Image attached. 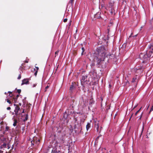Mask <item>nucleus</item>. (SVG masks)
<instances>
[{"instance_id": "nucleus-1", "label": "nucleus", "mask_w": 153, "mask_h": 153, "mask_svg": "<svg viewBox=\"0 0 153 153\" xmlns=\"http://www.w3.org/2000/svg\"><path fill=\"white\" fill-rule=\"evenodd\" d=\"M106 51L103 47H101L98 51V58L100 61H103L106 56Z\"/></svg>"}, {"instance_id": "nucleus-2", "label": "nucleus", "mask_w": 153, "mask_h": 153, "mask_svg": "<svg viewBox=\"0 0 153 153\" xmlns=\"http://www.w3.org/2000/svg\"><path fill=\"white\" fill-rule=\"evenodd\" d=\"M153 53V51L150 50L149 51V53L148 54L147 53L143 54V53H141L140 55V58L142 59H146L148 58H149L151 56L152 54Z\"/></svg>"}, {"instance_id": "nucleus-3", "label": "nucleus", "mask_w": 153, "mask_h": 153, "mask_svg": "<svg viewBox=\"0 0 153 153\" xmlns=\"http://www.w3.org/2000/svg\"><path fill=\"white\" fill-rule=\"evenodd\" d=\"M94 124L95 125V127L96 128L97 131L98 132L99 131L98 128H99V121L97 120H95L94 121Z\"/></svg>"}, {"instance_id": "nucleus-4", "label": "nucleus", "mask_w": 153, "mask_h": 153, "mask_svg": "<svg viewBox=\"0 0 153 153\" xmlns=\"http://www.w3.org/2000/svg\"><path fill=\"white\" fill-rule=\"evenodd\" d=\"M20 108L18 106H16V109L14 110V112L16 114V115H18V114H19L20 113L19 112V111L20 110Z\"/></svg>"}, {"instance_id": "nucleus-5", "label": "nucleus", "mask_w": 153, "mask_h": 153, "mask_svg": "<svg viewBox=\"0 0 153 153\" xmlns=\"http://www.w3.org/2000/svg\"><path fill=\"white\" fill-rule=\"evenodd\" d=\"M75 125L74 126V128H81V125L80 124H76V122L75 123Z\"/></svg>"}, {"instance_id": "nucleus-6", "label": "nucleus", "mask_w": 153, "mask_h": 153, "mask_svg": "<svg viewBox=\"0 0 153 153\" xmlns=\"http://www.w3.org/2000/svg\"><path fill=\"white\" fill-rule=\"evenodd\" d=\"M28 82L29 81L28 80L26 79H24L23 80H22V85L27 84L28 83Z\"/></svg>"}, {"instance_id": "nucleus-7", "label": "nucleus", "mask_w": 153, "mask_h": 153, "mask_svg": "<svg viewBox=\"0 0 153 153\" xmlns=\"http://www.w3.org/2000/svg\"><path fill=\"white\" fill-rule=\"evenodd\" d=\"M149 48L150 50H153V44H150L149 45Z\"/></svg>"}, {"instance_id": "nucleus-8", "label": "nucleus", "mask_w": 153, "mask_h": 153, "mask_svg": "<svg viewBox=\"0 0 153 153\" xmlns=\"http://www.w3.org/2000/svg\"><path fill=\"white\" fill-rule=\"evenodd\" d=\"M90 124L89 123H88L86 126V128L87 131H88L90 128Z\"/></svg>"}, {"instance_id": "nucleus-9", "label": "nucleus", "mask_w": 153, "mask_h": 153, "mask_svg": "<svg viewBox=\"0 0 153 153\" xmlns=\"http://www.w3.org/2000/svg\"><path fill=\"white\" fill-rule=\"evenodd\" d=\"M106 56L107 57L108 56V57L110 59H112V57H114V58L115 57L114 55V54H110L109 55H107Z\"/></svg>"}, {"instance_id": "nucleus-10", "label": "nucleus", "mask_w": 153, "mask_h": 153, "mask_svg": "<svg viewBox=\"0 0 153 153\" xmlns=\"http://www.w3.org/2000/svg\"><path fill=\"white\" fill-rule=\"evenodd\" d=\"M86 78V76H83L82 77V79L81 80V82H84Z\"/></svg>"}, {"instance_id": "nucleus-11", "label": "nucleus", "mask_w": 153, "mask_h": 153, "mask_svg": "<svg viewBox=\"0 0 153 153\" xmlns=\"http://www.w3.org/2000/svg\"><path fill=\"white\" fill-rule=\"evenodd\" d=\"M74 87L73 85H72L70 87V90L72 91L74 88Z\"/></svg>"}, {"instance_id": "nucleus-12", "label": "nucleus", "mask_w": 153, "mask_h": 153, "mask_svg": "<svg viewBox=\"0 0 153 153\" xmlns=\"http://www.w3.org/2000/svg\"><path fill=\"white\" fill-rule=\"evenodd\" d=\"M17 122L16 120H15L14 122V123L13 124V125L14 126H16V125Z\"/></svg>"}, {"instance_id": "nucleus-13", "label": "nucleus", "mask_w": 153, "mask_h": 153, "mask_svg": "<svg viewBox=\"0 0 153 153\" xmlns=\"http://www.w3.org/2000/svg\"><path fill=\"white\" fill-rule=\"evenodd\" d=\"M27 119H28L27 115H26L25 119L24 120V121H25L27 120Z\"/></svg>"}, {"instance_id": "nucleus-14", "label": "nucleus", "mask_w": 153, "mask_h": 153, "mask_svg": "<svg viewBox=\"0 0 153 153\" xmlns=\"http://www.w3.org/2000/svg\"><path fill=\"white\" fill-rule=\"evenodd\" d=\"M40 140L39 139L37 140H36V143L37 144H38L39 143Z\"/></svg>"}, {"instance_id": "nucleus-15", "label": "nucleus", "mask_w": 153, "mask_h": 153, "mask_svg": "<svg viewBox=\"0 0 153 153\" xmlns=\"http://www.w3.org/2000/svg\"><path fill=\"white\" fill-rule=\"evenodd\" d=\"M9 129V127L8 126H7L6 127L5 131H7Z\"/></svg>"}, {"instance_id": "nucleus-16", "label": "nucleus", "mask_w": 153, "mask_h": 153, "mask_svg": "<svg viewBox=\"0 0 153 153\" xmlns=\"http://www.w3.org/2000/svg\"><path fill=\"white\" fill-rule=\"evenodd\" d=\"M52 153H61V152L59 151H56L55 152H52Z\"/></svg>"}, {"instance_id": "nucleus-17", "label": "nucleus", "mask_w": 153, "mask_h": 153, "mask_svg": "<svg viewBox=\"0 0 153 153\" xmlns=\"http://www.w3.org/2000/svg\"><path fill=\"white\" fill-rule=\"evenodd\" d=\"M82 55L83 52H84V48H82Z\"/></svg>"}, {"instance_id": "nucleus-18", "label": "nucleus", "mask_w": 153, "mask_h": 153, "mask_svg": "<svg viewBox=\"0 0 153 153\" xmlns=\"http://www.w3.org/2000/svg\"><path fill=\"white\" fill-rule=\"evenodd\" d=\"M7 102H8V103H9V104H10L11 103V102L10 101V100L8 99H7Z\"/></svg>"}, {"instance_id": "nucleus-19", "label": "nucleus", "mask_w": 153, "mask_h": 153, "mask_svg": "<svg viewBox=\"0 0 153 153\" xmlns=\"http://www.w3.org/2000/svg\"><path fill=\"white\" fill-rule=\"evenodd\" d=\"M67 21V19H64V20H63V21H64V22H66Z\"/></svg>"}, {"instance_id": "nucleus-20", "label": "nucleus", "mask_w": 153, "mask_h": 153, "mask_svg": "<svg viewBox=\"0 0 153 153\" xmlns=\"http://www.w3.org/2000/svg\"><path fill=\"white\" fill-rule=\"evenodd\" d=\"M139 110H138L136 113L135 114V115H137V114L139 112V111H140V109Z\"/></svg>"}, {"instance_id": "nucleus-21", "label": "nucleus", "mask_w": 153, "mask_h": 153, "mask_svg": "<svg viewBox=\"0 0 153 153\" xmlns=\"http://www.w3.org/2000/svg\"><path fill=\"white\" fill-rule=\"evenodd\" d=\"M36 84H33V87H35L36 86Z\"/></svg>"}, {"instance_id": "nucleus-22", "label": "nucleus", "mask_w": 153, "mask_h": 153, "mask_svg": "<svg viewBox=\"0 0 153 153\" xmlns=\"http://www.w3.org/2000/svg\"><path fill=\"white\" fill-rule=\"evenodd\" d=\"M37 71H36L35 72V73L34 74H35V76H36V75L37 74Z\"/></svg>"}, {"instance_id": "nucleus-23", "label": "nucleus", "mask_w": 153, "mask_h": 153, "mask_svg": "<svg viewBox=\"0 0 153 153\" xmlns=\"http://www.w3.org/2000/svg\"><path fill=\"white\" fill-rule=\"evenodd\" d=\"M10 109H11L10 107H8L7 108V110H10Z\"/></svg>"}, {"instance_id": "nucleus-24", "label": "nucleus", "mask_w": 153, "mask_h": 153, "mask_svg": "<svg viewBox=\"0 0 153 153\" xmlns=\"http://www.w3.org/2000/svg\"><path fill=\"white\" fill-rule=\"evenodd\" d=\"M21 78V75H19V76L18 78V79H19Z\"/></svg>"}, {"instance_id": "nucleus-25", "label": "nucleus", "mask_w": 153, "mask_h": 153, "mask_svg": "<svg viewBox=\"0 0 153 153\" xmlns=\"http://www.w3.org/2000/svg\"><path fill=\"white\" fill-rule=\"evenodd\" d=\"M17 91H18V92L19 93H20L21 92V91L20 90H18Z\"/></svg>"}, {"instance_id": "nucleus-26", "label": "nucleus", "mask_w": 153, "mask_h": 153, "mask_svg": "<svg viewBox=\"0 0 153 153\" xmlns=\"http://www.w3.org/2000/svg\"><path fill=\"white\" fill-rule=\"evenodd\" d=\"M153 105L152 106V107L150 111H153Z\"/></svg>"}, {"instance_id": "nucleus-27", "label": "nucleus", "mask_w": 153, "mask_h": 153, "mask_svg": "<svg viewBox=\"0 0 153 153\" xmlns=\"http://www.w3.org/2000/svg\"><path fill=\"white\" fill-rule=\"evenodd\" d=\"M136 79V78L135 79L134 78H133L132 81V82H134L135 81V80Z\"/></svg>"}, {"instance_id": "nucleus-28", "label": "nucleus", "mask_w": 153, "mask_h": 153, "mask_svg": "<svg viewBox=\"0 0 153 153\" xmlns=\"http://www.w3.org/2000/svg\"><path fill=\"white\" fill-rule=\"evenodd\" d=\"M74 0H70V2L71 3H72V2H73V1H74Z\"/></svg>"}, {"instance_id": "nucleus-29", "label": "nucleus", "mask_w": 153, "mask_h": 153, "mask_svg": "<svg viewBox=\"0 0 153 153\" xmlns=\"http://www.w3.org/2000/svg\"><path fill=\"white\" fill-rule=\"evenodd\" d=\"M36 71H38L39 69V68L38 67H36Z\"/></svg>"}, {"instance_id": "nucleus-30", "label": "nucleus", "mask_w": 153, "mask_h": 153, "mask_svg": "<svg viewBox=\"0 0 153 153\" xmlns=\"http://www.w3.org/2000/svg\"><path fill=\"white\" fill-rule=\"evenodd\" d=\"M6 144H4L3 145L4 146H6Z\"/></svg>"}, {"instance_id": "nucleus-31", "label": "nucleus", "mask_w": 153, "mask_h": 153, "mask_svg": "<svg viewBox=\"0 0 153 153\" xmlns=\"http://www.w3.org/2000/svg\"><path fill=\"white\" fill-rule=\"evenodd\" d=\"M58 52V51H56V52H55V54H57Z\"/></svg>"}, {"instance_id": "nucleus-32", "label": "nucleus", "mask_w": 153, "mask_h": 153, "mask_svg": "<svg viewBox=\"0 0 153 153\" xmlns=\"http://www.w3.org/2000/svg\"><path fill=\"white\" fill-rule=\"evenodd\" d=\"M48 88V86H47L45 88H46V89H47V88Z\"/></svg>"}, {"instance_id": "nucleus-33", "label": "nucleus", "mask_w": 153, "mask_h": 153, "mask_svg": "<svg viewBox=\"0 0 153 153\" xmlns=\"http://www.w3.org/2000/svg\"><path fill=\"white\" fill-rule=\"evenodd\" d=\"M71 21H70V24H69V25L70 26L71 25Z\"/></svg>"}, {"instance_id": "nucleus-34", "label": "nucleus", "mask_w": 153, "mask_h": 153, "mask_svg": "<svg viewBox=\"0 0 153 153\" xmlns=\"http://www.w3.org/2000/svg\"><path fill=\"white\" fill-rule=\"evenodd\" d=\"M24 110H23V111H22V113H24Z\"/></svg>"}, {"instance_id": "nucleus-35", "label": "nucleus", "mask_w": 153, "mask_h": 153, "mask_svg": "<svg viewBox=\"0 0 153 153\" xmlns=\"http://www.w3.org/2000/svg\"><path fill=\"white\" fill-rule=\"evenodd\" d=\"M142 114H141V116H140V118H141V116H142Z\"/></svg>"}, {"instance_id": "nucleus-36", "label": "nucleus", "mask_w": 153, "mask_h": 153, "mask_svg": "<svg viewBox=\"0 0 153 153\" xmlns=\"http://www.w3.org/2000/svg\"><path fill=\"white\" fill-rule=\"evenodd\" d=\"M10 97H12V94H11V95H10Z\"/></svg>"}, {"instance_id": "nucleus-37", "label": "nucleus", "mask_w": 153, "mask_h": 153, "mask_svg": "<svg viewBox=\"0 0 153 153\" xmlns=\"http://www.w3.org/2000/svg\"><path fill=\"white\" fill-rule=\"evenodd\" d=\"M75 120L76 121H77V120L76 119H75Z\"/></svg>"}, {"instance_id": "nucleus-38", "label": "nucleus", "mask_w": 153, "mask_h": 153, "mask_svg": "<svg viewBox=\"0 0 153 153\" xmlns=\"http://www.w3.org/2000/svg\"><path fill=\"white\" fill-rule=\"evenodd\" d=\"M8 93H11V92H10V91H8Z\"/></svg>"}, {"instance_id": "nucleus-39", "label": "nucleus", "mask_w": 153, "mask_h": 153, "mask_svg": "<svg viewBox=\"0 0 153 153\" xmlns=\"http://www.w3.org/2000/svg\"><path fill=\"white\" fill-rule=\"evenodd\" d=\"M0 153H2L1 152V151H0Z\"/></svg>"}, {"instance_id": "nucleus-40", "label": "nucleus", "mask_w": 153, "mask_h": 153, "mask_svg": "<svg viewBox=\"0 0 153 153\" xmlns=\"http://www.w3.org/2000/svg\"><path fill=\"white\" fill-rule=\"evenodd\" d=\"M14 105L16 106V104H14Z\"/></svg>"}, {"instance_id": "nucleus-41", "label": "nucleus", "mask_w": 153, "mask_h": 153, "mask_svg": "<svg viewBox=\"0 0 153 153\" xmlns=\"http://www.w3.org/2000/svg\"><path fill=\"white\" fill-rule=\"evenodd\" d=\"M5 94H6V92H5Z\"/></svg>"}, {"instance_id": "nucleus-42", "label": "nucleus", "mask_w": 153, "mask_h": 153, "mask_svg": "<svg viewBox=\"0 0 153 153\" xmlns=\"http://www.w3.org/2000/svg\"><path fill=\"white\" fill-rule=\"evenodd\" d=\"M31 143H32V141H31Z\"/></svg>"}]
</instances>
